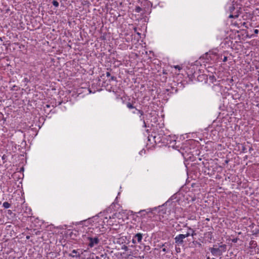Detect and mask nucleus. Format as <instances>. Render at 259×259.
<instances>
[{
	"instance_id": "f257e3e1",
	"label": "nucleus",
	"mask_w": 259,
	"mask_h": 259,
	"mask_svg": "<svg viewBox=\"0 0 259 259\" xmlns=\"http://www.w3.org/2000/svg\"><path fill=\"white\" fill-rule=\"evenodd\" d=\"M189 236V234H180L177 235L174 238L175 245L184 247L186 242L184 239Z\"/></svg>"
},
{
	"instance_id": "f03ea898",
	"label": "nucleus",
	"mask_w": 259,
	"mask_h": 259,
	"mask_svg": "<svg viewBox=\"0 0 259 259\" xmlns=\"http://www.w3.org/2000/svg\"><path fill=\"white\" fill-rule=\"evenodd\" d=\"M100 236V235H99L95 237H88L87 239L89 241L88 246L92 248L98 245L100 243V239H99V237Z\"/></svg>"
},
{
	"instance_id": "7ed1b4c3",
	"label": "nucleus",
	"mask_w": 259,
	"mask_h": 259,
	"mask_svg": "<svg viewBox=\"0 0 259 259\" xmlns=\"http://www.w3.org/2000/svg\"><path fill=\"white\" fill-rule=\"evenodd\" d=\"M143 234L140 233L136 234L133 237L132 242L134 244H142Z\"/></svg>"
},
{
	"instance_id": "20e7f679",
	"label": "nucleus",
	"mask_w": 259,
	"mask_h": 259,
	"mask_svg": "<svg viewBox=\"0 0 259 259\" xmlns=\"http://www.w3.org/2000/svg\"><path fill=\"white\" fill-rule=\"evenodd\" d=\"M217 247V245H214L213 247L209 248V250L211 254L214 256H221L222 255L221 251L218 247Z\"/></svg>"
},
{
	"instance_id": "39448f33",
	"label": "nucleus",
	"mask_w": 259,
	"mask_h": 259,
	"mask_svg": "<svg viewBox=\"0 0 259 259\" xmlns=\"http://www.w3.org/2000/svg\"><path fill=\"white\" fill-rule=\"evenodd\" d=\"M136 104V102L134 100H132L131 101V99H130L128 100V102H126L125 103V104H126V107L129 109H137L136 107V106H135V104Z\"/></svg>"
},
{
	"instance_id": "423d86ee",
	"label": "nucleus",
	"mask_w": 259,
	"mask_h": 259,
	"mask_svg": "<svg viewBox=\"0 0 259 259\" xmlns=\"http://www.w3.org/2000/svg\"><path fill=\"white\" fill-rule=\"evenodd\" d=\"M197 80L199 82H204L207 83L208 80V76L205 74H202L199 75L197 77Z\"/></svg>"
},
{
	"instance_id": "0eeeda50",
	"label": "nucleus",
	"mask_w": 259,
	"mask_h": 259,
	"mask_svg": "<svg viewBox=\"0 0 259 259\" xmlns=\"http://www.w3.org/2000/svg\"><path fill=\"white\" fill-rule=\"evenodd\" d=\"M184 227L187 228L188 231L187 232V233L186 234H189V236H191L193 237L194 235H196V233H195V231L193 229H192L191 227H188L187 226V224L184 225Z\"/></svg>"
},
{
	"instance_id": "6e6552de",
	"label": "nucleus",
	"mask_w": 259,
	"mask_h": 259,
	"mask_svg": "<svg viewBox=\"0 0 259 259\" xmlns=\"http://www.w3.org/2000/svg\"><path fill=\"white\" fill-rule=\"evenodd\" d=\"M156 209H157V207H154V208H148L147 209L141 210L140 211L138 212L137 213H142L143 212H145L147 214H148L149 213H153V211Z\"/></svg>"
},
{
	"instance_id": "1a4fd4ad",
	"label": "nucleus",
	"mask_w": 259,
	"mask_h": 259,
	"mask_svg": "<svg viewBox=\"0 0 259 259\" xmlns=\"http://www.w3.org/2000/svg\"><path fill=\"white\" fill-rule=\"evenodd\" d=\"M78 250H73L72 251V253L74 254H72L71 253L69 254V256H71L72 257H76V258H79L80 257V253L78 251Z\"/></svg>"
},
{
	"instance_id": "9d476101",
	"label": "nucleus",
	"mask_w": 259,
	"mask_h": 259,
	"mask_svg": "<svg viewBox=\"0 0 259 259\" xmlns=\"http://www.w3.org/2000/svg\"><path fill=\"white\" fill-rule=\"evenodd\" d=\"M136 110L137 111V114H140V120L143 121V123L145 124V120H144V118L143 117V115H144V112H143V111H142L141 110H140V109H136Z\"/></svg>"
},
{
	"instance_id": "9b49d317",
	"label": "nucleus",
	"mask_w": 259,
	"mask_h": 259,
	"mask_svg": "<svg viewBox=\"0 0 259 259\" xmlns=\"http://www.w3.org/2000/svg\"><path fill=\"white\" fill-rule=\"evenodd\" d=\"M204 236L206 238H207L210 240H211L213 238L212 232L211 231H209L205 233L204 234Z\"/></svg>"
},
{
	"instance_id": "f8f14e48",
	"label": "nucleus",
	"mask_w": 259,
	"mask_h": 259,
	"mask_svg": "<svg viewBox=\"0 0 259 259\" xmlns=\"http://www.w3.org/2000/svg\"><path fill=\"white\" fill-rule=\"evenodd\" d=\"M257 246V243L254 240H251L249 242V247L250 248H255Z\"/></svg>"
},
{
	"instance_id": "ddd939ff",
	"label": "nucleus",
	"mask_w": 259,
	"mask_h": 259,
	"mask_svg": "<svg viewBox=\"0 0 259 259\" xmlns=\"http://www.w3.org/2000/svg\"><path fill=\"white\" fill-rule=\"evenodd\" d=\"M220 250L221 251L222 253L223 254V252H225L227 249V245L226 244H223L221 245H220L218 247Z\"/></svg>"
},
{
	"instance_id": "4468645a",
	"label": "nucleus",
	"mask_w": 259,
	"mask_h": 259,
	"mask_svg": "<svg viewBox=\"0 0 259 259\" xmlns=\"http://www.w3.org/2000/svg\"><path fill=\"white\" fill-rule=\"evenodd\" d=\"M200 58L205 59L208 61H209V59H211L210 54H209L208 53H205L202 57H201Z\"/></svg>"
},
{
	"instance_id": "2eb2a0df",
	"label": "nucleus",
	"mask_w": 259,
	"mask_h": 259,
	"mask_svg": "<svg viewBox=\"0 0 259 259\" xmlns=\"http://www.w3.org/2000/svg\"><path fill=\"white\" fill-rule=\"evenodd\" d=\"M239 16V14L237 12L235 13V14H231L229 16V18H236L237 17H238Z\"/></svg>"
},
{
	"instance_id": "dca6fc26",
	"label": "nucleus",
	"mask_w": 259,
	"mask_h": 259,
	"mask_svg": "<svg viewBox=\"0 0 259 259\" xmlns=\"http://www.w3.org/2000/svg\"><path fill=\"white\" fill-rule=\"evenodd\" d=\"M209 79L211 83H213L216 80L215 77L213 75L209 76Z\"/></svg>"
},
{
	"instance_id": "f3484780",
	"label": "nucleus",
	"mask_w": 259,
	"mask_h": 259,
	"mask_svg": "<svg viewBox=\"0 0 259 259\" xmlns=\"http://www.w3.org/2000/svg\"><path fill=\"white\" fill-rule=\"evenodd\" d=\"M3 205L5 208H8L10 207L11 204L8 202L6 201L3 203Z\"/></svg>"
},
{
	"instance_id": "a211bd4d",
	"label": "nucleus",
	"mask_w": 259,
	"mask_h": 259,
	"mask_svg": "<svg viewBox=\"0 0 259 259\" xmlns=\"http://www.w3.org/2000/svg\"><path fill=\"white\" fill-rule=\"evenodd\" d=\"M142 8L139 6H137L135 8V11L137 13H140L142 11Z\"/></svg>"
},
{
	"instance_id": "6ab92c4d",
	"label": "nucleus",
	"mask_w": 259,
	"mask_h": 259,
	"mask_svg": "<svg viewBox=\"0 0 259 259\" xmlns=\"http://www.w3.org/2000/svg\"><path fill=\"white\" fill-rule=\"evenodd\" d=\"M52 4L56 7H58L59 6V3L56 0H53Z\"/></svg>"
},
{
	"instance_id": "aec40b11",
	"label": "nucleus",
	"mask_w": 259,
	"mask_h": 259,
	"mask_svg": "<svg viewBox=\"0 0 259 259\" xmlns=\"http://www.w3.org/2000/svg\"><path fill=\"white\" fill-rule=\"evenodd\" d=\"M235 9V7L234 6V5H232L231 7H230L229 8V11L231 13H232Z\"/></svg>"
},
{
	"instance_id": "412c9836",
	"label": "nucleus",
	"mask_w": 259,
	"mask_h": 259,
	"mask_svg": "<svg viewBox=\"0 0 259 259\" xmlns=\"http://www.w3.org/2000/svg\"><path fill=\"white\" fill-rule=\"evenodd\" d=\"M175 249L177 252L179 253L181 252L180 246L175 245Z\"/></svg>"
},
{
	"instance_id": "4be33fe9",
	"label": "nucleus",
	"mask_w": 259,
	"mask_h": 259,
	"mask_svg": "<svg viewBox=\"0 0 259 259\" xmlns=\"http://www.w3.org/2000/svg\"><path fill=\"white\" fill-rule=\"evenodd\" d=\"M116 80V77L114 76H111V78L109 79V81H110L111 80Z\"/></svg>"
},
{
	"instance_id": "5701e85b",
	"label": "nucleus",
	"mask_w": 259,
	"mask_h": 259,
	"mask_svg": "<svg viewBox=\"0 0 259 259\" xmlns=\"http://www.w3.org/2000/svg\"><path fill=\"white\" fill-rule=\"evenodd\" d=\"M238 238H233L232 239V241L234 243H236L238 241Z\"/></svg>"
},
{
	"instance_id": "b1692460",
	"label": "nucleus",
	"mask_w": 259,
	"mask_h": 259,
	"mask_svg": "<svg viewBox=\"0 0 259 259\" xmlns=\"http://www.w3.org/2000/svg\"><path fill=\"white\" fill-rule=\"evenodd\" d=\"M107 253L102 254L100 255V257H101H101H103V258H106V257L107 256Z\"/></svg>"
},
{
	"instance_id": "393cba45",
	"label": "nucleus",
	"mask_w": 259,
	"mask_h": 259,
	"mask_svg": "<svg viewBox=\"0 0 259 259\" xmlns=\"http://www.w3.org/2000/svg\"><path fill=\"white\" fill-rule=\"evenodd\" d=\"M227 59H228L227 57L225 56V57H224L223 59V61L224 62H226V61H227Z\"/></svg>"
},
{
	"instance_id": "a878e982",
	"label": "nucleus",
	"mask_w": 259,
	"mask_h": 259,
	"mask_svg": "<svg viewBox=\"0 0 259 259\" xmlns=\"http://www.w3.org/2000/svg\"><path fill=\"white\" fill-rule=\"evenodd\" d=\"M139 214H140L142 217H145L146 215V214H147V213H146L145 212H143L142 213H139Z\"/></svg>"
},
{
	"instance_id": "bb28decb",
	"label": "nucleus",
	"mask_w": 259,
	"mask_h": 259,
	"mask_svg": "<svg viewBox=\"0 0 259 259\" xmlns=\"http://www.w3.org/2000/svg\"><path fill=\"white\" fill-rule=\"evenodd\" d=\"M253 32L255 34H257L258 33V30L257 29H254Z\"/></svg>"
},
{
	"instance_id": "cd10ccee",
	"label": "nucleus",
	"mask_w": 259,
	"mask_h": 259,
	"mask_svg": "<svg viewBox=\"0 0 259 259\" xmlns=\"http://www.w3.org/2000/svg\"><path fill=\"white\" fill-rule=\"evenodd\" d=\"M106 74L107 77L110 76V73L109 72H107Z\"/></svg>"
},
{
	"instance_id": "c85d7f7f",
	"label": "nucleus",
	"mask_w": 259,
	"mask_h": 259,
	"mask_svg": "<svg viewBox=\"0 0 259 259\" xmlns=\"http://www.w3.org/2000/svg\"><path fill=\"white\" fill-rule=\"evenodd\" d=\"M175 68H177V69H178L179 70H180L181 69V67L178 66V65L176 66Z\"/></svg>"
},
{
	"instance_id": "c756f323",
	"label": "nucleus",
	"mask_w": 259,
	"mask_h": 259,
	"mask_svg": "<svg viewBox=\"0 0 259 259\" xmlns=\"http://www.w3.org/2000/svg\"><path fill=\"white\" fill-rule=\"evenodd\" d=\"M162 251L164 252H167V249L165 248H163L162 249Z\"/></svg>"
},
{
	"instance_id": "7c9ffc66",
	"label": "nucleus",
	"mask_w": 259,
	"mask_h": 259,
	"mask_svg": "<svg viewBox=\"0 0 259 259\" xmlns=\"http://www.w3.org/2000/svg\"><path fill=\"white\" fill-rule=\"evenodd\" d=\"M12 213V211L11 210H8V213L9 214H11Z\"/></svg>"
},
{
	"instance_id": "2f4dec72",
	"label": "nucleus",
	"mask_w": 259,
	"mask_h": 259,
	"mask_svg": "<svg viewBox=\"0 0 259 259\" xmlns=\"http://www.w3.org/2000/svg\"><path fill=\"white\" fill-rule=\"evenodd\" d=\"M132 113L133 114H137V111L135 109H134V110L132 111Z\"/></svg>"
},
{
	"instance_id": "473e14b6",
	"label": "nucleus",
	"mask_w": 259,
	"mask_h": 259,
	"mask_svg": "<svg viewBox=\"0 0 259 259\" xmlns=\"http://www.w3.org/2000/svg\"><path fill=\"white\" fill-rule=\"evenodd\" d=\"M96 259H101L100 256H96L95 257Z\"/></svg>"
},
{
	"instance_id": "72a5a7b5",
	"label": "nucleus",
	"mask_w": 259,
	"mask_h": 259,
	"mask_svg": "<svg viewBox=\"0 0 259 259\" xmlns=\"http://www.w3.org/2000/svg\"><path fill=\"white\" fill-rule=\"evenodd\" d=\"M28 79H27V78H24V81H25V82H28Z\"/></svg>"
},
{
	"instance_id": "f704fd0d",
	"label": "nucleus",
	"mask_w": 259,
	"mask_h": 259,
	"mask_svg": "<svg viewBox=\"0 0 259 259\" xmlns=\"http://www.w3.org/2000/svg\"><path fill=\"white\" fill-rule=\"evenodd\" d=\"M228 162H229V160H226L225 161V163H228Z\"/></svg>"
},
{
	"instance_id": "c9c22d12",
	"label": "nucleus",
	"mask_w": 259,
	"mask_h": 259,
	"mask_svg": "<svg viewBox=\"0 0 259 259\" xmlns=\"http://www.w3.org/2000/svg\"><path fill=\"white\" fill-rule=\"evenodd\" d=\"M26 238L27 239H29L30 238V236H27L26 237Z\"/></svg>"
},
{
	"instance_id": "e433bc0d",
	"label": "nucleus",
	"mask_w": 259,
	"mask_h": 259,
	"mask_svg": "<svg viewBox=\"0 0 259 259\" xmlns=\"http://www.w3.org/2000/svg\"><path fill=\"white\" fill-rule=\"evenodd\" d=\"M196 242L198 244V245H199V246H201V243H199V242Z\"/></svg>"
},
{
	"instance_id": "4c0bfd02",
	"label": "nucleus",
	"mask_w": 259,
	"mask_h": 259,
	"mask_svg": "<svg viewBox=\"0 0 259 259\" xmlns=\"http://www.w3.org/2000/svg\"><path fill=\"white\" fill-rule=\"evenodd\" d=\"M206 220L207 221H209V220H209V219L207 218V219H206Z\"/></svg>"
},
{
	"instance_id": "58836bf2",
	"label": "nucleus",
	"mask_w": 259,
	"mask_h": 259,
	"mask_svg": "<svg viewBox=\"0 0 259 259\" xmlns=\"http://www.w3.org/2000/svg\"><path fill=\"white\" fill-rule=\"evenodd\" d=\"M0 40H1V41L3 40L2 37H0Z\"/></svg>"
},
{
	"instance_id": "ea45409f",
	"label": "nucleus",
	"mask_w": 259,
	"mask_h": 259,
	"mask_svg": "<svg viewBox=\"0 0 259 259\" xmlns=\"http://www.w3.org/2000/svg\"><path fill=\"white\" fill-rule=\"evenodd\" d=\"M144 126L145 127H146V123H145H145H144Z\"/></svg>"
},
{
	"instance_id": "a19ab883",
	"label": "nucleus",
	"mask_w": 259,
	"mask_h": 259,
	"mask_svg": "<svg viewBox=\"0 0 259 259\" xmlns=\"http://www.w3.org/2000/svg\"><path fill=\"white\" fill-rule=\"evenodd\" d=\"M206 259H210V257L209 256H207Z\"/></svg>"
},
{
	"instance_id": "79ce46f5",
	"label": "nucleus",
	"mask_w": 259,
	"mask_h": 259,
	"mask_svg": "<svg viewBox=\"0 0 259 259\" xmlns=\"http://www.w3.org/2000/svg\"><path fill=\"white\" fill-rule=\"evenodd\" d=\"M164 244L162 245V247H164Z\"/></svg>"
},
{
	"instance_id": "37998d69",
	"label": "nucleus",
	"mask_w": 259,
	"mask_h": 259,
	"mask_svg": "<svg viewBox=\"0 0 259 259\" xmlns=\"http://www.w3.org/2000/svg\"><path fill=\"white\" fill-rule=\"evenodd\" d=\"M3 45H4V46H6V44H3Z\"/></svg>"
},
{
	"instance_id": "c03bdc74",
	"label": "nucleus",
	"mask_w": 259,
	"mask_h": 259,
	"mask_svg": "<svg viewBox=\"0 0 259 259\" xmlns=\"http://www.w3.org/2000/svg\"><path fill=\"white\" fill-rule=\"evenodd\" d=\"M15 85L13 86V88H15Z\"/></svg>"
},
{
	"instance_id": "a18cd8bd",
	"label": "nucleus",
	"mask_w": 259,
	"mask_h": 259,
	"mask_svg": "<svg viewBox=\"0 0 259 259\" xmlns=\"http://www.w3.org/2000/svg\"><path fill=\"white\" fill-rule=\"evenodd\" d=\"M211 259H215V258H212Z\"/></svg>"
}]
</instances>
